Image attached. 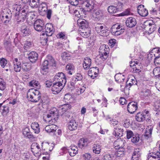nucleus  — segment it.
I'll list each match as a JSON object with an SVG mask.
<instances>
[{
	"label": "nucleus",
	"instance_id": "nucleus-61",
	"mask_svg": "<svg viewBox=\"0 0 160 160\" xmlns=\"http://www.w3.org/2000/svg\"><path fill=\"white\" fill-rule=\"evenodd\" d=\"M132 132L130 130L127 131V137L128 139L132 137V136L134 135Z\"/></svg>",
	"mask_w": 160,
	"mask_h": 160
},
{
	"label": "nucleus",
	"instance_id": "nucleus-49",
	"mask_svg": "<svg viewBox=\"0 0 160 160\" xmlns=\"http://www.w3.org/2000/svg\"><path fill=\"white\" fill-rule=\"evenodd\" d=\"M29 85L33 87H37L38 88L40 87V85L38 82L33 80L30 82L29 83Z\"/></svg>",
	"mask_w": 160,
	"mask_h": 160
},
{
	"label": "nucleus",
	"instance_id": "nucleus-45",
	"mask_svg": "<svg viewBox=\"0 0 160 160\" xmlns=\"http://www.w3.org/2000/svg\"><path fill=\"white\" fill-rule=\"evenodd\" d=\"M82 79V75L80 73H77L75 76L72 77V81L76 82L78 81H81Z\"/></svg>",
	"mask_w": 160,
	"mask_h": 160
},
{
	"label": "nucleus",
	"instance_id": "nucleus-11",
	"mask_svg": "<svg viewBox=\"0 0 160 160\" xmlns=\"http://www.w3.org/2000/svg\"><path fill=\"white\" fill-rule=\"evenodd\" d=\"M45 25L44 21L41 19H37L34 23V27L35 30L40 32L43 31Z\"/></svg>",
	"mask_w": 160,
	"mask_h": 160
},
{
	"label": "nucleus",
	"instance_id": "nucleus-62",
	"mask_svg": "<svg viewBox=\"0 0 160 160\" xmlns=\"http://www.w3.org/2000/svg\"><path fill=\"white\" fill-rule=\"evenodd\" d=\"M124 30L123 29L121 28L120 30H119V31H117L114 32V33H112V34L115 36H118L123 33L124 32Z\"/></svg>",
	"mask_w": 160,
	"mask_h": 160
},
{
	"label": "nucleus",
	"instance_id": "nucleus-53",
	"mask_svg": "<svg viewBox=\"0 0 160 160\" xmlns=\"http://www.w3.org/2000/svg\"><path fill=\"white\" fill-rule=\"evenodd\" d=\"M113 157L109 154H106L104 155L102 158L100 159L102 160H113Z\"/></svg>",
	"mask_w": 160,
	"mask_h": 160
},
{
	"label": "nucleus",
	"instance_id": "nucleus-6",
	"mask_svg": "<svg viewBox=\"0 0 160 160\" xmlns=\"http://www.w3.org/2000/svg\"><path fill=\"white\" fill-rule=\"evenodd\" d=\"M25 58L23 56H20L18 58H14L13 59V65L14 70L17 72H19L21 69L22 60Z\"/></svg>",
	"mask_w": 160,
	"mask_h": 160
},
{
	"label": "nucleus",
	"instance_id": "nucleus-24",
	"mask_svg": "<svg viewBox=\"0 0 160 160\" xmlns=\"http://www.w3.org/2000/svg\"><path fill=\"white\" fill-rule=\"evenodd\" d=\"M126 26L128 27H133L136 24V19L132 17L128 18L126 21Z\"/></svg>",
	"mask_w": 160,
	"mask_h": 160
},
{
	"label": "nucleus",
	"instance_id": "nucleus-58",
	"mask_svg": "<svg viewBox=\"0 0 160 160\" xmlns=\"http://www.w3.org/2000/svg\"><path fill=\"white\" fill-rule=\"evenodd\" d=\"M4 46L6 49L8 50L9 49L11 45V42L9 41H5L4 43Z\"/></svg>",
	"mask_w": 160,
	"mask_h": 160
},
{
	"label": "nucleus",
	"instance_id": "nucleus-34",
	"mask_svg": "<svg viewBox=\"0 0 160 160\" xmlns=\"http://www.w3.org/2000/svg\"><path fill=\"white\" fill-rule=\"evenodd\" d=\"M160 158V152H154L150 153L148 156V160H151L152 159H159Z\"/></svg>",
	"mask_w": 160,
	"mask_h": 160
},
{
	"label": "nucleus",
	"instance_id": "nucleus-18",
	"mask_svg": "<svg viewBox=\"0 0 160 160\" xmlns=\"http://www.w3.org/2000/svg\"><path fill=\"white\" fill-rule=\"evenodd\" d=\"M84 29H79V33L84 38H87L89 37L90 30V28H84Z\"/></svg>",
	"mask_w": 160,
	"mask_h": 160
},
{
	"label": "nucleus",
	"instance_id": "nucleus-55",
	"mask_svg": "<svg viewBox=\"0 0 160 160\" xmlns=\"http://www.w3.org/2000/svg\"><path fill=\"white\" fill-rule=\"evenodd\" d=\"M32 45V43L31 42L26 41L24 44V48L25 49L27 50L31 47Z\"/></svg>",
	"mask_w": 160,
	"mask_h": 160
},
{
	"label": "nucleus",
	"instance_id": "nucleus-27",
	"mask_svg": "<svg viewBox=\"0 0 160 160\" xmlns=\"http://www.w3.org/2000/svg\"><path fill=\"white\" fill-rule=\"evenodd\" d=\"M31 149L33 153H39L41 149L39 145L37 143H33L31 146Z\"/></svg>",
	"mask_w": 160,
	"mask_h": 160
},
{
	"label": "nucleus",
	"instance_id": "nucleus-7",
	"mask_svg": "<svg viewBox=\"0 0 160 160\" xmlns=\"http://www.w3.org/2000/svg\"><path fill=\"white\" fill-rule=\"evenodd\" d=\"M125 142V141L121 138H118L114 142V146L116 148V149H118V154H124V149L123 148L124 146Z\"/></svg>",
	"mask_w": 160,
	"mask_h": 160
},
{
	"label": "nucleus",
	"instance_id": "nucleus-4",
	"mask_svg": "<svg viewBox=\"0 0 160 160\" xmlns=\"http://www.w3.org/2000/svg\"><path fill=\"white\" fill-rule=\"evenodd\" d=\"M12 17L11 11L8 8H6L2 10L0 18L2 22L5 24H7L10 20Z\"/></svg>",
	"mask_w": 160,
	"mask_h": 160
},
{
	"label": "nucleus",
	"instance_id": "nucleus-28",
	"mask_svg": "<svg viewBox=\"0 0 160 160\" xmlns=\"http://www.w3.org/2000/svg\"><path fill=\"white\" fill-rule=\"evenodd\" d=\"M57 128V126L53 124L47 126L45 128V131L48 132H55Z\"/></svg>",
	"mask_w": 160,
	"mask_h": 160
},
{
	"label": "nucleus",
	"instance_id": "nucleus-52",
	"mask_svg": "<svg viewBox=\"0 0 160 160\" xmlns=\"http://www.w3.org/2000/svg\"><path fill=\"white\" fill-rule=\"evenodd\" d=\"M2 114L3 115H6L9 112V108L7 106H3L2 107Z\"/></svg>",
	"mask_w": 160,
	"mask_h": 160
},
{
	"label": "nucleus",
	"instance_id": "nucleus-39",
	"mask_svg": "<svg viewBox=\"0 0 160 160\" xmlns=\"http://www.w3.org/2000/svg\"><path fill=\"white\" fill-rule=\"evenodd\" d=\"M66 69L68 71V74L72 75L74 72V67L71 64L69 63L66 66Z\"/></svg>",
	"mask_w": 160,
	"mask_h": 160
},
{
	"label": "nucleus",
	"instance_id": "nucleus-16",
	"mask_svg": "<svg viewBox=\"0 0 160 160\" xmlns=\"http://www.w3.org/2000/svg\"><path fill=\"white\" fill-rule=\"evenodd\" d=\"M138 108L137 104L135 102H130L127 106L128 111L130 113H133Z\"/></svg>",
	"mask_w": 160,
	"mask_h": 160
},
{
	"label": "nucleus",
	"instance_id": "nucleus-21",
	"mask_svg": "<svg viewBox=\"0 0 160 160\" xmlns=\"http://www.w3.org/2000/svg\"><path fill=\"white\" fill-rule=\"evenodd\" d=\"M22 134L25 138L29 139H32L34 138V136L31 132L29 128L26 127L22 130Z\"/></svg>",
	"mask_w": 160,
	"mask_h": 160
},
{
	"label": "nucleus",
	"instance_id": "nucleus-10",
	"mask_svg": "<svg viewBox=\"0 0 160 160\" xmlns=\"http://www.w3.org/2000/svg\"><path fill=\"white\" fill-rule=\"evenodd\" d=\"M54 80L56 82L65 84L66 82V78L64 74L62 72H59L57 73L54 77Z\"/></svg>",
	"mask_w": 160,
	"mask_h": 160
},
{
	"label": "nucleus",
	"instance_id": "nucleus-43",
	"mask_svg": "<svg viewBox=\"0 0 160 160\" xmlns=\"http://www.w3.org/2000/svg\"><path fill=\"white\" fill-rule=\"evenodd\" d=\"M106 120L109 121L110 124L112 126H115V125L118 124V121L115 119H111L109 116H108L106 118Z\"/></svg>",
	"mask_w": 160,
	"mask_h": 160
},
{
	"label": "nucleus",
	"instance_id": "nucleus-23",
	"mask_svg": "<svg viewBox=\"0 0 160 160\" xmlns=\"http://www.w3.org/2000/svg\"><path fill=\"white\" fill-rule=\"evenodd\" d=\"M38 55L35 52H32L28 55V58L32 62H35L38 60Z\"/></svg>",
	"mask_w": 160,
	"mask_h": 160
},
{
	"label": "nucleus",
	"instance_id": "nucleus-26",
	"mask_svg": "<svg viewBox=\"0 0 160 160\" xmlns=\"http://www.w3.org/2000/svg\"><path fill=\"white\" fill-rule=\"evenodd\" d=\"M54 146V144L52 143L43 142L42 143V148L44 150H48L51 152Z\"/></svg>",
	"mask_w": 160,
	"mask_h": 160
},
{
	"label": "nucleus",
	"instance_id": "nucleus-31",
	"mask_svg": "<svg viewBox=\"0 0 160 160\" xmlns=\"http://www.w3.org/2000/svg\"><path fill=\"white\" fill-rule=\"evenodd\" d=\"M123 129L117 127L115 128L113 133L117 138H120L123 135Z\"/></svg>",
	"mask_w": 160,
	"mask_h": 160
},
{
	"label": "nucleus",
	"instance_id": "nucleus-20",
	"mask_svg": "<svg viewBox=\"0 0 160 160\" xmlns=\"http://www.w3.org/2000/svg\"><path fill=\"white\" fill-rule=\"evenodd\" d=\"M78 125V123L74 118L70 120L68 124V128L71 131L76 130L77 128Z\"/></svg>",
	"mask_w": 160,
	"mask_h": 160
},
{
	"label": "nucleus",
	"instance_id": "nucleus-54",
	"mask_svg": "<svg viewBox=\"0 0 160 160\" xmlns=\"http://www.w3.org/2000/svg\"><path fill=\"white\" fill-rule=\"evenodd\" d=\"M0 63L1 67L4 68L7 63V61L6 59L2 58L0 60Z\"/></svg>",
	"mask_w": 160,
	"mask_h": 160
},
{
	"label": "nucleus",
	"instance_id": "nucleus-32",
	"mask_svg": "<svg viewBox=\"0 0 160 160\" xmlns=\"http://www.w3.org/2000/svg\"><path fill=\"white\" fill-rule=\"evenodd\" d=\"M91 61L90 58L87 57L84 59L83 66L84 68L85 69H87L89 68L91 65Z\"/></svg>",
	"mask_w": 160,
	"mask_h": 160
},
{
	"label": "nucleus",
	"instance_id": "nucleus-35",
	"mask_svg": "<svg viewBox=\"0 0 160 160\" xmlns=\"http://www.w3.org/2000/svg\"><path fill=\"white\" fill-rule=\"evenodd\" d=\"M92 149L93 153L99 154L101 150V146L98 144H94L92 145Z\"/></svg>",
	"mask_w": 160,
	"mask_h": 160
},
{
	"label": "nucleus",
	"instance_id": "nucleus-25",
	"mask_svg": "<svg viewBox=\"0 0 160 160\" xmlns=\"http://www.w3.org/2000/svg\"><path fill=\"white\" fill-rule=\"evenodd\" d=\"M89 143V142L87 138H82L79 141L78 146L81 149H82L87 147Z\"/></svg>",
	"mask_w": 160,
	"mask_h": 160
},
{
	"label": "nucleus",
	"instance_id": "nucleus-14",
	"mask_svg": "<svg viewBox=\"0 0 160 160\" xmlns=\"http://www.w3.org/2000/svg\"><path fill=\"white\" fill-rule=\"evenodd\" d=\"M117 6H111L108 8V11L110 13H114L120 11L122 9V4L121 3H119Z\"/></svg>",
	"mask_w": 160,
	"mask_h": 160
},
{
	"label": "nucleus",
	"instance_id": "nucleus-29",
	"mask_svg": "<svg viewBox=\"0 0 160 160\" xmlns=\"http://www.w3.org/2000/svg\"><path fill=\"white\" fill-rule=\"evenodd\" d=\"M98 71V69L97 67H92L91 68L88 72V73L89 76H90L92 78L96 77L97 74V73L95 71L96 70Z\"/></svg>",
	"mask_w": 160,
	"mask_h": 160
},
{
	"label": "nucleus",
	"instance_id": "nucleus-40",
	"mask_svg": "<svg viewBox=\"0 0 160 160\" xmlns=\"http://www.w3.org/2000/svg\"><path fill=\"white\" fill-rule=\"evenodd\" d=\"M21 31L23 33L24 36H27L31 33L30 30L28 27L25 26H22L21 28Z\"/></svg>",
	"mask_w": 160,
	"mask_h": 160
},
{
	"label": "nucleus",
	"instance_id": "nucleus-30",
	"mask_svg": "<svg viewBox=\"0 0 160 160\" xmlns=\"http://www.w3.org/2000/svg\"><path fill=\"white\" fill-rule=\"evenodd\" d=\"M78 148L76 146H72L69 148L68 152L71 156L73 157L78 153Z\"/></svg>",
	"mask_w": 160,
	"mask_h": 160
},
{
	"label": "nucleus",
	"instance_id": "nucleus-2",
	"mask_svg": "<svg viewBox=\"0 0 160 160\" xmlns=\"http://www.w3.org/2000/svg\"><path fill=\"white\" fill-rule=\"evenodd\" d=\"M27 97L31 102H37L41 99V95L38 90L31 89L28 91Z\"/></svg>",
	"mask_w": 160,
	"mask_h": 160
},
{
	"label": "nucleus",
	"instance_id": "nucleus-44",
	"mask_svg": "<svg viewBox=\"0 0 160 160\" xmlns=\"http://www.w3.org/2000/svg\"><path fill=\"white\" fill-rule=\"evenodd\" d=\"M152 130V128H150V129L147 128L146 129V131L144 135V138L145 139H148L151 137Z\"/></svg>",
	"mask_w": 160,
	"mask_h": 160
},
{
	"label": "nucleus",
	"instance_id": "nucleus-15",
	"mask_svg": "<svg viewBox=\"0 0 160 160\" xmlns=\"http://www.w3.org/2000/svg\"><path fill=\"white\" fill-rule=\"evenodd\" d=\"M138 12L139 15L142 17H145L148 14V11L147 9L144 8L143 5H140L138 7Z\"/></svg>",
	"mask_w": 160,
	"mask_h": 160
},
{
	"label": "nucleus",
	"instance_id": "nucleus-33",
	"mask_svg": "<svg viewBox=\"0 0 160 160\" xmlns=\"http://www.w3.org/2000/svg\"><path fill=\"white\" fill-rule=\"evenodd\" d=\"M62 59L64 62H68L71 58V54L68 52H65L62 53L61 56Z\"/></svg>",
	"mask_w": 160,
	"mask_h": 160
},
{
	"label": "nucleus",
	"instance_id": "nucleus-3",
	"mask_svg": "<svg viewBox=\"0 0 160 160\" xmlns=\"http://www.w3.org/2000/svg\"><path fill=\"white\" fill-rule=\"evenodd\" d=\"M58 115V112L57 109L53 108L49 111L46 121L48 122L49 124L54 123Z\"/></svg>",
	"mask_w": 160,
	"mask_h": 160
},
{
	"label": "nucleus",
	"instance_id": "nucleus-19",
	"mask_svg": "<svg viewBox=\"0 0 160 160\" xmlns=\"http://www.w3.org/2000/svg\"><path fill=\"white\" fill-rule=\"evenodd\" d=\"M77 23L79 27V29H84V28H89L88 24L86 21L84 19L79 18L77 21Z\"/></svg>",
	"mask_w": 160,
	"mask_h": 160
},
{
	"label": "nucleus",
	"instance_id": "nucleus-12",
	"mask_svg": "<svg viewBox=\"0 0 160 160\" xmlns=\"http://www.w3.org/2000/svg\"><path fill=\"white\" fill-rule=\"evenodd\" d=\"M21 6L20 4L18 5L17 4L15 6V8H16V11L21 12L19 13V16L23 20H24L26 18V16L28 15L27 12H28L27 10H26L24 8L21 9Z\"/></svg>",
	"mask_w": 160,
	"mask_h": 160
},
{
	"label": "nucleus",
	"instance_id": "nucleus-9",
	"mask_svg": "<svg viewBox=\"0 0 160 160\" xmlns=\"http://www.w3.org/2000/svg\"><path fill=\"white\" fill-rule=\"evenodd\" d=\"M53 26L51 23H47L45 26L42 32V35L50 36L52 35L54 32Z\"/></svg>",
	"mask_w": 160,
	"mask_h": 160
},
{
	"label": "nucleus",
	"instance_id": "nucleus-59",
	"mask_svg": "<svg viewBox=\"0 0 160 160\" xmlns=\"http://www.w3.org/2000/svg\"><path fill=\"white\" fill-rule=\"evenodd\" d=\"M6 88V82L3 81H0V90H4Z\"/></svg>",
	"mask_w": 160,
	"mask_h": 160
},
{
	"label": "nucleus",
	"instance_id": "nucleus-22",
	"mask_svg": "<svg viewBox=\"0 0 160 160\" xmlns=\"http://www.w3.org/2000/svg\"><path fill=\"white\" fill-rule=\"evenodd\" d=\"M95 2L94 0H87L84 1L83 5L88 8L89 10H91L93 8Z\"/></svg>",
	"mask_w": 160,
	"mask_h": 160
},
{
	"label": "nucleus",
	"instance_id": "nucleus-13",
	"mask_svg": "<svg viewBox=\"0 0 160 160\" xmlns=\"http://www.w3.org/2000/svg\"><path fill=\"white\" fill-rule=\"evenodd\" d=\"M64 86L62 83L55 82L52 87V91L54 94H57L61 91Z\"/></svg>",
	"mask_w": 160,
	"mask_h": 160
},
{
	"label": "nucleus",
	"instance_id": "nucleus-63",
	"mask_svg": "<svg viewBox=\"0 0 160 160\" xmlns=\"http://www.w3.org/2000/svg\"><path fill=\"white\" fill-rule=\"evenodd\" d=\"M144 115V117L145 118V120L148 122V123H150L151 122V115L150 114H147V115Z\"/></svg>",
	"mask_w": 160,
	"mask_h": 160
},
{
	"label": "nucleus",
	"instance_id": "nucleus-5",
	"mask_svg": "<svg viewBox=\"0 0 160 160\" xmlns=\"http://www.w3.org/2000/svg\"><path fill=\"white\" fill-rule=\"evenodd\" d=\"M95 30L96 32L100 35L103 36H107L108 35L107 27L103 23H98L95 25Z\"/></svg>",
	"mask_w": 160,
	"mask_h": 160
},
{
	"label": "nucleus",
	"instance_id": "nucleus-64",
	"mask_svg": "<svg viewBox=\"0 0 160 160\" xmlns=\"http://www.w3.org/2000/svg\"><path fill=\"white\" fill-rule=\"evenodd\" d=\"M71 108V106L68 104H64L62 106V109H64V111H66Z\"/></svg>",
	"mask_w": 160,
	"mask_h": 160
},
{
	"label": "nucleus",
	"instance_id": "nucleus-56",
	"mask_svg": "<svg viewBox=\"0 0 160 160\" xmlns=\"http://www.w3.org/2000/svg\"><path fill=\"white\" fill-rule=\"evenodd\" d=\"M142 93L145 97H148L150 95L151 92L148 89H145L142 91Z\"/></svg>",
	"mask_w": 160,
	"mask_h": 160
},
{
	"label": "nucleus",
	"instance_id": "nucleus-36",
	"mask_svg": "<svg viewBox=\"0 0 160 160\" xmlns=\"http://www.w3.org/2000/svg\"><path fill=\"white\" fill-rule=\"evenodd\" d=\"M31 127L35 133H38L40 132V128L39 125L36 122H34L32 123L31 124Z\"/></svg>",
	"mask_w": 160,
	"mask_h": 160
},
{
	"label": "nucleus",
	"instance_id": "nucleus-41",
	"mask_svg": "<svg viewBox=\"0 0 160 160\" xmlns=\"http://www.w3.org/2000/svg\"><path fill=\"white\" fill-rule=\"evenodd\" d=\"M115 78L116 82L121 83L124 81L125 78L123 75L122 74H117L115 76Z\"/></svg>",
	"mask_w": 160,
	"mask_h": 160
},
{
	"label": "nucleus",
	"instance_id": "nucleus-46",
	"mask_svg": "<svg viewBox=\"0 0 160 160\" xmlns=\"http://www.w3.org/2000/svg\"><path fill=\"white\" fill-rule=\"evenodd\" d=\"M139 135L138 134H135L132 136L131 139V142L133 143H136L139 142Z\"/></svg>",
	"mask_w": 160,
	"mask_h": 160
},
{
	"label": "nucleus",
	"instance_id": "nucleus-1",
	"mask_svg": "<svg viewBox=\"0 0 160 160\" xmlns=\"http://www.w3.org/2000/svg\"><path fill=\"white\" fill-rule=\"evenodd\" d=\"M55 61L51 56L48 55L47 59L42 64L41 67V72L43 75H46L48 72L49 67L51 66H54Z\"/></svg>",
	"mask_w": 160,
	"mask_h": 160
},
{
	"label": "nucleus",
	"instance_id": "nucleus-47",
	"mask_svg": "<svg viewBox=\"0 0 160 160\" xmlns=\"http://www.w3.org/2000/svg\"><path fill=\"white\" fill-rule=\"evenodd\" d=\"M72 96L71 95L69 94H67L65 95L64 97V100L65 102L67 103L70 102L72 101Z\"/></svg>",
	"mask_w": 160,
	"mask_h": 160
},
{
	"label": "nucleus",
	"instance_id": "nucleus-48",
	"mask_svg": "<svg viewBox=\"0 0 160 160\" xmlns=\"http://www.w3.org/2000/svg\"><path fill=\"white\" fill-rule=\"evenodd\" d=\"M153 72L155 76L160 77V67H158L154 68Z\"/></svg>",
	"mask_w": 160,
	"mask_h": 160
},
{
	"label": "nucleus",
	"instance_id": "nucleus-51",
	"mask_svg": "<svg viewBox=\"0 0 160 160\" xmlns=\"http://www.w3.org/2000/svg\"><path fill=\"white\" fill-rule=\"evenodd\" d=\"M82 157L84 160H92L91 154L89 153H85L82 155Z\"/></svg>",
	"mask_w": 160,
	"mask_h": 160
},
{
	"label": "nucleus",
	"instance_id": "nucleus-42",
	"mask_svg": "<svg viewBox=\"0 0 160 160\" xmlns=\"http://www.w3.org/2000/svg\"><path fill=\"white\" fill-rule=\"evenodd\" d=\"M144 115L142 113L139 112L136 115V120L138 122H142L145 120Z\"/></svg>",
	"mask_w": 160,
	"mask_h": 160
},
{
	"label": "nucleus",
	"instance_id": "nucleus-37",
	"mask_svg": "<svg viewBox=\"0 0 160 160\" xmlns=\"http://www.w3.org/2000/svg\"><path fill=\"white\" fill-rule=\"evenodd\" d=\"M133 72L135 73H139L141 72V68H142V65L140 63H136L135 64L133 65Z\"/></svg>",
	"mask_w": 160,
	"mask_h": 160
},
{
	"label": "nucleus",
	"instance_id": "nucleus-50",
	"mask_svg": "<svg viewBox=\"0 0 160 160\" xmlns=\"http://www.w3.org/2000/svg\"><path fill=\"white\" fill-rule=\"evenodd\" d=\"M30 5L32 8L37 7L38 3H39V0H29Z\"/></svg>",
	"mask_w": 160,
	"mask_h": 160
},
{
	"label": "nucleus",
	"instance_id": "nucleus-60",
	"mask_svg": "<svg viewBox=\"0 0 160 160\" xmlns=\"http://www.w3.org/2000/svg\"><path fill=\"white\" fill-rule=\"evenodd\" d=\"M123 125L125 128H128L130 125V120L129 119H126L124 121Z\"/></svg>",
	"mask_w": 160,
	"mask_h": 160
},
{
	"label": "nucleus",
	"instance_id": "nucleus-8",
	"mask_svg": "<svg viewBox=\"0 0 160 160\" xmlns=\"http://www.w3.org/2000/svg\"><path fill=\"white\" fill-rule=\"evenodd\" d=\"M109 50V48L108 45L103 44L100 47L99 51V57L103 61L107 58Z\"/></svg>",
	"mask_w": 160,
	"mask_h": 160
},
{
	"label": "nucleus",
	"instance_id": "nucleus-57",
	"mask_svg": "<svg viewBox=\"0 0 160 160\" xmlns=\"http://www.w3.org/2000/svg\"><path fill=\"white\" fill-rule=\"evenodd\" d=\"M76 82L72 81V80L69 83H68V87L71 90H73L75 88V83Z\"/></svg>",
	"mask_w": 160,
	"mask_h": 160
},
{
	"label": "nucleus",
	"instance_id": "nucleus-17",
	"mask_svg": "<svg viewBox=\"0 0 160 160\" xmlns=\"http://www.w3.org/2000/svg\"><path fill=\"white\" fill-rule=\"evenodd\" d=\"M141 152L138 148H135L132 155V160H141Z\"/></svg>",
	"mask_w": 160,
	"mask_h": 160
},
{
	"label": "nucleus",
	"instance_id": "nucleus-38",
	"mask_svg": "<svg viewBox=\"0 0 160 160\" xmlns=\"http://www.w3.org/2000/svg\"><path fill=\"white\" fill-rule=\"evenodd\" d=\"M22 60V64L21 69L23 71L27 72L29 71L31 69V66L29 63L27 62H24Z\"/></svg>",
	"mask_w": 160,
	"mask_h": 160
}]
</instances>
